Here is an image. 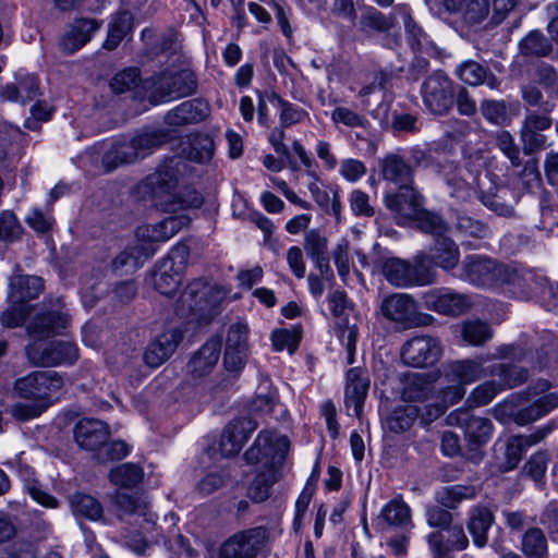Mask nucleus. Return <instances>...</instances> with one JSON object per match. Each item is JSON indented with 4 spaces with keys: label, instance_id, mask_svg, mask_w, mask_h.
<instances>
[{
    "label": "nucleus",
    "instance_id": "obj_1",
    "mask_svg": "<svg viewBox=\"0 0 558 558\" xmlns=\"http://www.w3.org/2000/svg\"><path fill=\"white\" fill-rule=\"evenodd\" d=\"M185 162L181 156L167 158L156 171L149 174L140 185V190L148 196L154 206L163 211H177L187 207L202 205V196L196 192H189V198L177 192L179 179L185 170Z\"/></svg>",
    "mask_w": 558,
    "mask_h": 558
},
{
    "label": "nucleus",
    "instance_id": "obj_2",
    "mask_svg": "<svg viewBox=\"0 0 558 558\" xmlns=\"http://www.w3.org/2000/svg\"><path fill=\"white\" fill-rule=\"evenodd\" d=\"M461 279L481 288H498L505 284L523 287L531 272L499 263L486 255H466L461 265Z\"/></svg>",
    "mask_w": 558,
    "mask_h": 558
},
{
    "label": "nucleus",
    "instance_id": "obj_3",
    "mask_svg": "<svg viewBox=\"0 0 558 558\" xmlns=\"http://www.w3.org/2000/svg\"><path fill=\"white\" fill-rule=\"evenodd\" d=\"M380 272L396 288L427 286L435 281V272L426 265V256L418 254L413 262L388 257L380 262Z\"/></svg>",
    "mask_w": 558,
    "mask_h": 558
},
{
    "label": "nucleus",
    "instance_id": "obj_4",
    "mask_svg": "<svg viewBox=\"0 0 558 558\" xmlns=\"http://www.w3.org/2000/svg\"><path fill=\"white\" fill-rule=\"evenodd\" d=\"M270 537V529L262 525L239 531L221 544L217 558H258L268 551Z\"/></svg>",
    "mask_w": 558,
    "mask_h": 558
},
{
    "label": "nucleus",
    "instance_id": "obj_5",
    "mask_svg": "<svg viewBox=\"0 0 558 558\" xmlns=\"http://www.w3.org/2000/svg\"><path fill=\"white\" fill-rule=\"evenodd\" d=\"M197 86L196 75L190 69L166 71L153 77L149 98L153 104L167 102L195 94Z\"/></svg>",
    "mask_w": 558,
    "mask_h": 558
},
{
    "label": "nucleus",
    "instance_id": "obj_6",
    "mask_svg": "<svg viewBox=\"0 0 558 558\" xmlns=\"http://www.w3.org/2000/svg\"><path fill=\"white\" fill-rule=\"evenodd\" d=\"M448 421L451 425L464 428L469 446L466 458L475 463L480 462L484 457L481 447L489 441L493 434L492 421L487 417L474 416L464 408L451 412Z\"/></svg>",
    "mask_w": 558,
    "mask_h": 558
},
{
    "label": "nucleus",
    "instance_id": "obj_7",
    "mask_svg": "<svg viewBox=\"0 0 558 558\" xmlns=\"http://www.w3.org/2000/svg\"><path fill=\"white\" fill-rule=\"evenodd\" d=\"M421 96L429 113L447 116L454 105V83L444 71L436 70L423 81Z\"/></svg>",
    "mask_w": 558,
    "mask_h": 558
},
{
    "label": "nucleus",
    "instance_id": "obj_8",
    "mask_svg": "<svg viewBox=\"0 0 558 558\" xmlns=\"http://www.w3.org/2000/svg\"><path fill=\"white\" fill-rule=\"evenodd\" d=\"M189 255V247L184 244H178L157 265L153 272V283L159 293L172 295L177 292L187 264Z\"/></svg>",
    "mask_w": 558,
    "mask_h": 558
},
{
    "label": "nucleus",
    "instance_id": "obj_9",
    "mask_svg": "<svg viewBox=\"0 0 558 558\" xmlns=\"http://www.w3.org/2000/svg\"><path fill=\"white\" fill-rule=\"evenodd\" d=\"M63 384L62 376L56 371H34L14 381L13 393L20 399L49 402L50 396Z\"/></svg>",
    "mask_w": 558,
    "mask_h": 558
},
{
    "label": "nucleus",
    "instance_id": "obj_10",
    "mask_svg": "<svg viewBox=\"0 0 558 558\" xmlns=\"http://www.w3.org/2000/svg\"><path fill=\"white\" fill-rule=\"evenodd\" d=\"M383 315L403 328L429 326L435 322L434 316L417 311L414 299L404 293H395L384 299L381 303Z\"/></svg>",
    "mask_w": 558,
    "mask_h": 558
},
{
    "label": "nucleus",
    "instance_id": "obj_11",
    "mask_svg": "<svg viewBox=\"0 0 558 558\" xmlns=\"http://www.w3.org/2000/svg\"><path fill=\"white\" fill-rule=\"evenodd\" d=\"M289 446L290 441L287 436H277L271 432L263 430L245 451L244 459L248 464L262 463L263 469L282 465Z\"/></svg>",
    "mask_w": 558,
    "mask_h": 558
},
{
    "label": "nucleus",
    "instance_id": "obj_12",
    "mask_svg": "<svg viewBox=\"0 0 558 558\" xmlns=\"http://www.w3.org/2000/svg\"><path fill=\"white\" fill-rule=\"evenodd\" d=\"M29 363L34 366L51 367L59 364H73L78 357L77 347L69 341L48 344H34L26 349Z\"/></svg>",
    "mask_w": 558,
    "mask_h": 558
},
{
    "label": "nucleus",
    "instance_id": "obj_13",
    "mask_svg": "<svg viewBox=\"0 0 558 558\" xmlns=\"http://www.w3.org/2000/svg\"><path fill=\"white\" fill-rule=\"evenodd\" d=\"M553 125V119L547 116H538L536 110H529L521 122L519 137L522 151L525 156L544 150L547 146V136L543 134Z\"/></svg>",
    "mask_w": 558,
    "mask_h": 558
},
{
    "label": "nucleus",
    "instance_id": "obj_14",
    "mask_svg": "<svg viewBox=\"0 0 558 558\" xmlns=\"http://www.w3.org/2000/svg\"><path fill=\"white\" fill-rule=\"evenodd\" d=\"M440 355V341L432 336L413 337L403 344L401 350L403 362L413 367L433 365Z\"/></svg>",
    "mask_w": 558,
    "mask_h": 558
},
{
    "label": "nucleus",
    "instance_id": "obj_15",
    "mask_svg": "<svg viewBox=\"0 0 558 558\" xmlns=\"http://www.w3.org/2000/svg\"><path fill=\"white\" fill-rule=\"evenodd\" d=\"M424 306L441 315L459 316L472 305L470 296L450 289H434L423 294Z\"/></svg>",
    "mask_w": 558,
    "mask_h": 558
},
{
    "label": "nucleus",
    "instance_id": "obj_16",
    "mask_svg": "<svg viewBox=\"0 0 558 558\" xmlns=\"http://www.w3.org/2000/svg\"><path fill=\"white\" fill-rule=\"evenodd\" d=\"M184 331L174 327L165 330L149 342L144 352V362L151 368L159 367L168 361L182 342Z\"/></svg>",
    "mask_w": 558,
    "mask_h": 558
},
{
    "label": "nucleus",
    "instance_id": "obj_17",
    "mask_svg": "<svg viewBox=\"0 0 558 558\" xmlns=\"http://www.w3.org/2000/svg\"><path fill=\"white\" fill-rule=\"evenodd\" d=\"M494 141L496 147L508 158L512 167L519 168L523 166L520 172L523 184L527 185L533 182H538L539 172L536 162L529 160L523 165L520 147L509 131H497L494 135Z\"/></svg>",
    "mask_w": 558,
    "mask_h": 558
},
{
    "label": "nucleus",
    "instance_id": "obj_18",
    "mask_svg": "<svg viewBox=\"0 0 558 558\" xmlns=\"http://www.w3.org/2000/svg\"><path fill=\"white\" fill-rule=\"evenodd\" d=\"M73 433L77 446L92 452L93 458L96 457L97 450L106 445L110 437L109 426L105 422L95 418L80 420L75 424Z\"/></svg>",
    "mask_w": 558,
    "mask_h": 558
},
{
    "label": "nucleus",
    "instance_id": "obj_19",
    "mask_svg": "<svg viewBox=\"0 0 558 558\" xmlns=\"http://www.w3.org/2000/svg\"><path fill=\"white\" fill-rule=\"evenodd\" d=\"M221 339L210 338L190 357L186 371L191 378L201 379L213 373L221 353Z\"/></svg>",
    "mask_w": 558,
    "mask_h": 558
},
{
    "label": "nucleus",
    "instance_id": "obj_20",
    "mask_svg": "<svg viewBox=\"0 0 558 558\" xmlns=\"http://www.w3.org/2000/svg\"><path fill=\"white\" fill-rule=\"evenodd\" d=\"M256 428L257 423L248 416L230 422L220 437V451L222 456L231 457L239 453Z\"/></svg>",
    "mask_w": 558,
    "mask_h": 558
},
{
    "label": "nucleus",
    "instance_id": "obj_21",
    "mask_svg": "<svg viewBox=\"0 0 558 558\" xmlns=\"http://www.w3.org/2000/svg\"><path fill=\"white\" fill-rule=\"evenodd\" d=\"M423 196L414 187V184H407L398 187L397 192L387 193L384 202L388 209L401 217L413 219L423 208Z\"/></svg>",
    "mask_w": 558,
    "mask_h": 558
},
{
    "label": "nucleus",
    "instance_id": "obj_22",
    "mask_svg": "<svg viewBox=\"0 0 558 558\" xmlns=\"http://www.w3.org/2000/svg\"><path fill=\"white\" fill-rule=\"evenodd\" d=\"M345 380V407L348 410L352 407L354 415L361 417L369 388L367 371L362 367H352L347 372Z\"/></svg>",
    "mask_w": 558,
    "mask_h": 558
},
{
    "label": "nucleus",
    "instance_id": "obj_23",
    "mask_svg": "<svg viewBox=\"0 0 558 558\" xmlns=\"http://www.w3.org/2000/svg\"><path fill=\"white\" fill-rule=\"evenodd\" d=\"M100 28L95 19H75L60 39V48L66 53H73L86 45Z\"/></svg>",
    "mask_w": 558,
    "mask_h": 558
},
{
    "label": "nucleus",
    "instance_id": "obj_24",
    "mask_svg": "<svg viewBox=\"0 0 558 558\" xmlns=\"http://www.w3.org/2000/svg\"><path fill=\"white\" fill-rule=\"evenodd\" d=\"M428 545L435 558H445L451 550H463L469 545V539L461 525L451 524L438 532L428 535Z\"/></svg>",
    "mask_w": 558,
    "mask_h": 558
},
{
    "label": "nucleus",
    "instance_id": "obj_25",
    "mask_svg": "<svg viewBox=\"0 0 558 558\" xmlns=\"http://www.w3.org/2000/svg\"><path fill=\"white\" fill-rule=\"evenodd\" d=\"M9 287V295L13 303L23 304L39 296L44 290V280L37 276L22 274L21 267L16 265L10 277Z\"/></svg>",
    "mask_w": 558,
    "mask_h": 558
},
{
    "label": "nucleus",
    "instance_id": "obj_26",
    "mask_svg": "<svg viewBox=\"0 0 558 558\" xmlns=\"http://www.w3.org/2000/svg\"><path fill=\"white\" fill-rule=\"evenodd\" d=\"M191 219L185 215L169 216L155 225L137 228L138 239L149 242H165L175 235L182 228L189 226Z\"/></svg>",
    "mask_w": 558,
    "mask_h": 558
},
{
    "label": "nucleus",
    "instance_id": "obj_27",
    "mask_svg": "<svg viewBox=\"0 0 558 558\" xmlns=\"http://www.w3.org/2000/svg\"><path fill=\"white\" fill-rule=\"evenodd\" d=\"M423 254L426 256V265L432 263L446 271L454 269L460 262L459 246L447 235L435 239L429 253Z\"/></svg>",
    "mask_w": 558,
    "mask_h": 558
},
{
    "label": "nucleus",
    "instance_id": "obj_28",
    "mask_svg": "<svg viewBox=\"0 0 558 558\" xmlns=\"http://www.w3.org/2000/svg\"><path fill=\"white\" fill-rule=\"evenodd\" d=\"M379 166L383 178L398 185V187L414 184L413 169L402 156L388 154L383 158Z\"/></svg>",
    "mask_w": 558,
    "mask_h": 558
},
{
    "label": "nucleus",
    "instance_id": "obj_29",
    "mask_svg": "<svg viewBox=\"0 0 558 558\" xmlns=\"http://www.w3.org/2000/svg\"><path fill=\"white\" fill-rule=\"evenodd\" d=\"M209 287L203 279H195L184 289L178 300V311L182 316L195 314L205 308Z\"/></svg>",
    "mask_w": 558,
    "mask_h": 558
},
{
    "label": "nucleus",
    "instance_id": "obj_30",
    "mask_svg": "<svg viewBox=\"0 0 558 558\" xmlns=\"http://www.w3.org/2000/svg\"><path fill=\"white\" fill-rule=\"evenodd\" d=\"M481 202L498 216H514V205L520 199V194L509 186H498L495 193H482Z\"/></svg>",
    "mask_w": 558,
    "mask_h": 558
},
{
    "label": "nucleus",
    "instance_id": "obj_31",
    "mask_svg": "<svg viewBox=\"0 0 558 558\" xmlns=\"http://www.w3.org/2000/svg\"><path fill=\"white\" fill-rule=\"evenodd\" d=\"M208 113V106L202 99H192L180 104L170 110L165 120L170 125H183L204 120Z\"/></svg>",
    "mask_w": 558,
    "mask_h": 558
},
{
    "label": "nucleus",
    "instance_id": "obj_32",
    "mask_svg": "<svg viewBox=\"0 0 558 558\" xmlns=\"http://www.w3.org/2000/svg\"><path fill=\"white\" fill-rule=\"evenodd\" d=\"M182 159L207 162L214 155V141L205 134H190L181 140Z\"/></svg>",
    "mask_w": 558,
    "mask_h": 558
},
{
    "label": "nucleus",
    "instance_id": "obj_33",
    "mask_svg": "<svg viewBox=\"0 0 558 558\" xmlns=\"http://www.w3.org/2000/svg\"><path fill=\"white\" fill-rule=\"evenodd\" d=\"M484 368L474 360H460L447 364L445 377L459 385H469L485 377Z\"/></svg>",
    "mask_w": 558,
    "mask_h": 558
},
{
    "label": "nucleus",
    "instance_id": "obj_34",
    "mask_svg": "<svg viewBox=\"0 0 558 558\" xmlns=\"http://www.w3.org/2000/svg\"><path fill=\"white\" fill-rule=\"evenodd\" d=\"M3 99L25 104L39 95V82L37 76L25 74L17 78V84H7L1 88Z\"/></svg>",
    "mask_w": 558,
    "mask_h": 558
},
{
    "label": "nucleus",
    "instance_id": "obj_35",
    "mask_svg": "<svg viewBox=\"0 0 558 558\" xmlns=\"http://www.w3.org/2000/svg\"><path fill=\"white\" fill-rule=\"evenodd\" d=\"M556 408H558V392L547 393L513 413V421L523 426L543 417Z\"/></svg>",
    "mask_w": 558,
    "mask_h": 558
},
{
    "label": "nucleus",
    "instance_id": "obj_36",
    "mask_svg": "<svg viewBox=\"0 0 558 558\" xmlns=\"http://www.w3.org/2000/svg\"><path fill=\"white\" fill-rule=\"evenodd\" d=\"M421 409L416 404H405L395 408L384 420V427L393 433L408 432L418 418Z\"/></svg>",
    "mask_w": 558,
    "mask_h": 558
},
{
    "label": "nucleus",
    "instance_id": "obj_37",
    "mask_svg": "<svg viewBox=\"0 0 558 558\" xmlns=\"http://www.w3.org/2000/svg\"><path fill=\"white\" fill-rule=\"evenodd\" d=\"M456 74L462 82L472 86L486 84L493 89L499 86L497 77L487 68L475 61L463 62L457 68Z\"/></svg>",
    "mask_w": 558,
    "mask_h": 558
},
{
    "label": "nucleus",
    "instance_id": "obj_38",
    "mask_svg": "<svg viewBox=\"0 0 558 558\" xmlns=\"http://www.w3.org/2000/svg\"><path fill=\"white\" fill-rule=\"evenodd\" d=\"M379 520L388 526L410 530L413 526L410 507L401 499L390 500L383 509Z\"/></svg>",
    "mask_w": 558,
    "mask_h": 558
},
{
    "label": "nucleus",
    "instance_id": "obj_39",
    "mask_svg": "<svg viewBox=\"0 0 558 558\" xmlns=\"http://www.w3.org/2000/svg\"><path fill=\"white\" fill-rule=\"evenodd\" d=\"M138 158L137 150L131 140L117 141L111 148L105 153L102 165L107 172L118 167L136 161Z\"/></svg>",
    "mask_w": 558,
    "mask_h": 558
},
{
    "label": "nucleus",
    "instance_id": "obj_40",
    "mask_svg": "<svg viewBox=\"0 0 558 558\" xmlns=\"http://www.w3.org/2000/svg\"><path fill=\"white\" fill-rule=\"evenodd\" d=\"M494 521L492 511L485 506H477L471 510L468 530L476 546L487 544V532Z\"/></svg>",
    "mask_w": 558,
    "mask_h": 558
},
{
    "label": "nucleus",
    "instance_id": "obj_41",
    "mask_svg": "<svg viewBox=\"0 0 558 558\" xmlns=\"http://www.w3.org/2000/svg\"><path fill=\"white\" fill-rule=\"evenodd\" d=\"M281 465L264 468L248 487L247 495L255 502H263L270 496V488L280 477Z\"/></svg>",
    "mask_w": 558,
    "mask_h": 558
},
{
    "label": "nucleus",
    "instance_id": "obj_42",
    "mask_svg": "<svg viewBox=\"0 0 558 558\" xmlns=\"http://www.w3.org/2000/svg\"><path fill=\"white\" fill-rule=\"evenodd\" d=\"M395 24V17L392 15H385L373 7H367L361 14L357 22V29L371 36L375 33H386Z\"/></svg>",
    "mask_w": 558,
    "mask_h": 558
},
{
    "label": "nucleus",
    "instance_id": "obj_43",
    "mask_svg": "<svg viewBox=\"0 0 558 558\" xmlns=\"http://www.w3.org/2000/svg\"><path fill=\"white\" fill-rule=\"evenodd\" d=\"M133 14L128 10H120L113 16L109 24L108 36L104 43L107 50L116 49L122 39L133 28Z\"/></svg>",
    "mask_w": 558,
    "mask_h": 558
},
{
    "label": "nucleus",
    "instance_id": "obj_44",
    "mask_svg": "<svg viewBox=\"0 0 558 558\" xmlns=\"http://www.w3.org/2000/svg\"><path fill=\"white\" fill-rule=\"evenodd\" d=\"M70 317L62 312H46L38 314L32 322L29 328L39 336L59 333L69 325Z\"/></svg>",
    "mask_w": 558,
    "mask_h": 558
},
{
    "label": "nucleus",
    "instance_id": "obj_45",
    "mask_svg": "<svg viewBox=\"0 0 558 558\" xmlns=\"http://www.w3.org/2000/svg\"><path fill=\"white\" fill-rule=\"evenodd\" d=\"M521 98L527 108H538V116L550 117L556 104L553 98H544L541 87L536 83H526L520 87Z\"/></svg>",
    "mask_w": 558,
    "mask_h": 558
},
{
    "label": "nucleus",
    "instance_id": "obj_46",
    "mask_svg": "<svg viewBox=\"0 0 558 558\" xmlns=\"http://www.w3.org/2000/svg\"><path fill=\"white\" fill-rule=\"evenodd\" d=\"M477 495L474 486L451 485L436 493V501L448 510L456 509L463 500L474 499Z\"/></svg>",
    "mask_w": 558,
    "mask_h": 558
},
{
    "label": "nucleus",
    "instance_id": "obj_47",
    "mask_svg": "<svg viewBox=\"0 0 558 558\" xmlns=\"http://www.w3.org/2000/svg\"><path fill=\"white\" fill-rule=\"evenodd\" d=\"M138 158H143L155 148L169 141V132L166 130H146L131 138Z\"/></svg>",
    "mask_w": 558,
    "mask_h": 558
},
{
    "label": "nucleus",
    "instance_id": "obj_48",
    "mask_svg": "<svg viewBox=\"0 0 558 558\" xmlns=\"http://www.w3.org/2000/svg\"><path fill=\"white\" fill-rule=\"evenodd\" d=\"M521 548L531 558H547V538L539 527H530L522 536Z\"/></svg>",
    "mask_w": 558,
    "mask_h": 558
},
{
    "label": "nucleus",
    "instance_id": "obj_49",
    "mask_svg": "<svg viewBox=\"0 0 558 558\" xmlns=\"http://www.w3.org/2000/svg\"><path fill=\"white\" fill-rule=\"evenodd\" d=\"M72 511L90 520H97L102 515L100 502L90 495L75 493L70 497Z\"/></svg>",
    "mask_w": 558,
    "mask_h": 558
},
{
    "label": "nucleus",
    "instance_id": "obj_50",
    "mask_svg": "<svg viewBox=\"0 0 558 558\" xmlns=\"http://www.w3.org/2000/svg\"><path fill=\"white\" fill-rule=\"evenodd\" d=\"M413 220L417 222L421 231L435 236V239L445 236L449 230L448 223L440 215L425 210L424 208L420 210Z\"/></svg>",
    "mask_w": 558,
    "mask_h": 558
},
{
    "label": "nucleus",
    "instance_id": "obj_51",
    "mask_svg": "<svg viewBox=\"0 0 558 558\" xmlns=\"http://www.w3.org/2000/svg\"><path fill=\"white\" fill-rule=\"evenodd\" d=\"M144 476L143 469L135 463H123L110 471V482L117 486L133 487Z\"/></svg>",
    "mask_w": 558,
    "mask_h": 558
},
{
    "label": "nucleus",
    "instance_id": "obj_52",
    "mask_svg": "<svg viewBox=\"0 0 558 558\" xmlns=\"http://www.w3.org/2000/svg\"><path fill=\"white\" fill-rule=\"evenodd\" d=\"M270 99H275L280 109L279 122L282 128H290L294 124L302 123L308 118V113L298 105H294L279 95L272 93Z\"/></svg>",
    "mask_w": 558,
    "mask_h": 558
},
{
    "label": "nucleus",
    "instance_id": "obj_53",
    "mask_svg": "<svg viewBox=\"0 0 558 558\" xmlns=\"http://www.w3.org/2000/svg\"><path fill=\"white\" fill-rule=\"evenodd\" d=\"M480 110L483 118L494 125L505 126L510 122L505 100L484 99L481 101Z\"/></svg>",
    "mask_w": 558,
    "mask_h": 558
},
{
    "label": "nucleus",
    "instance_id": "obj_54",
    "mask_svg": "<svg viewBox=\"0 0 558 558\" xmlns=\"http://www.w3.org/2000/svg\"><path fill=\"white\" fill-rule=\"evenodd\" d=\"M113 504L120 518L131 514H146L147 504L134 495L117 492L113 496Z\"/></svg>",
    "mask_w": 558,
    "mask_h": 558
},
{
    "label": "nucleus",
    "instance_id": "obj_55",
    "mask_svg": "<svg viewBox=\"0 0 558 558\" xmlns=\"http://www.w3.org/2000/svg\"><path fill=\"white\" fill-rule=\"evenodd\" d=\"M490 3L489 0H468L465 5H462V21L468 26H475L483 23L489 15Z\"/></svg>",
    "mask_w": 558,
    "mask_h": 558
},
{
    "label": "nucleus",
    "instance_id": "obj_56",
    "mask_svg": "<svg viewBox=\"0 0 558 558\" xmlns=\"http://www.w3.org/2000/svg\"><path fill=\"white\" fill-rule=\"evenodd\" d=\"M461 336L472 345H482L492 338V329L481 320H468L462 324Z\"/></svg>",
    "mask_w": 558,
    "mask_h": 558
},
{
    "label": "nucleus",
    "instance_id": "obj_57",
    "mask_svg": "<svg viewBox=\"0 0 558 558\" xmlns=\"http://www.w3.org/2000/svg\"><path fill=\"white\" fill-rule=\"evenodd\" d=\"M521 53L524 56H547L551 51V44L541 32L533 31L520 43Z\"/></svg>",
    "mask_w": 558,
    "mask_h": 558
},
{
    "label": "nucleus",
    "instance_id": "obj_58",
    "mask_svg": "<svg viewBox=\"0 0 558 558\" xmlns=\"http://www.w3.org/2000/svg\"><path fill=\"white\" fill-rule=\"evenodd\" d=\"M454 227L463 236L468 238L485 239L490 234L487 225L465 214L457 215Z\"/></svg>",
    "mask_w": 558,
    "mask_h": 558
},
{
    "label": "nucleus",
    "instance_id": "obj_59",
    "mask_svg": "<svg viewBox=\"0 0 558 558\" xmlns=\"http://www.w3.org/2000/svg\"><path fill=\"white\" fill-rule=\"evenodd\" d=\"M494 373L500 377L499 386L502 389L513 388L526 381L529 373L517 365H498Z\"/></svg>",
    "mask_w": 558,
    "mask_h": 558
},
{
    "label": "nucleus",
    "instance_id": "obj_60",
    "mask_svg": "<svg viewBox=\"0 0 558 558\" xmlns=\"http://www.w3.org/2000/svg\"><path fill=\"white\" fill-rule=\"evenodd\" d=\"M429 393V385L420 375L409 376L401 391L407 402L424 401ZM413 404V403H410Z\"/></svg>",
    "mask_w": 558,
    "mask_h": 558
},
{
    "label": "nucleus",
    "instance_id": "obj_61",
    "mask_svg": "<svg viewBox=\"0 0 558 558\" xmlns=\"http://www.w3.org/2000/svg\"><path fill=\"white\" fill-rule=\"evenodd\" d=\"M404 26L408 34V43L412 50L416 52H429L434 49L432 43L427 39L423 29L416 25L413 19L408 14L404 20Z\"/></svg>",
    "mask_w": 558,
    "mask_h": 558
},
{
    "label": "nucleus",
    "instance_id": "obj_62",
    "mask_svg": "<svg viewBox=\"0 0 558 558\" xmlns=\"http://www.w3.org/2000/svg\"><path fill=\"white\" fill-rule=\"evenodd\" d=\"M49 407L47 401L16 402L11 407V415L20 422H26L40 416Z\"/></svg>",
    "mask_w": 558,
    "mask_h": 558
},
{
    "label": "nucleus",
    "instance_id": "obj_63",
    "mask_svg": "<svg viewBox=\"0 0 558 558\" xmlns=\"http://www.w3.org/2000/svg\"><path fill=\"white\" fill-rule=\"evenodd\" d=\"M501 390L499 384L495 380H488L477 386L469 395L466 402L470 407H484L488 404L495 396Z\"/></svg>",
    "mask_w": 558,
    "mask_h": 558
},
{
    "label": "nucleus",
    "instance_id": "obj_64",
    "mask_svg": "<svg viewBox=\"0 0 558 558\" xmlns=\"http://www.w3.org/2000/svg\"><path fill=\"white\" fill-rule=\"evenodd\" d=\"M141 82V72L137 68H129L117 73L110 86L116 94H123L135 88Z\"/></svg>",
    "mask_w": 558,
    "mask_h": 558
}]
</instances>
